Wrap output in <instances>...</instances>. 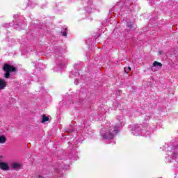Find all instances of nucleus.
Listing matches in <instances>:
<instances>
[{
	"mask_svg": "<svg viewBox=\"0 0 178 178\" xmlns=\"http://www.w3.org/2000/svg\"><path fill=\"white\" fill-rule=\"evenodd\" d=\"M119 124L113 127L111 123L107 122L106 127L101 129L100 136L104 140H113L115 136L119 133Z\"/></svg>",
	"mask_w": 178,
	"mask_h": 178,
	"instance_id": "f257e3e1",
	"label": "nucleus"
},
{
	"mask_svg": "<svg viewBox=\"0 0 178 178\" xmlns=\"http://www.w3.org/2000/svg\"><path fill=\"white\" fill-rule=\"evenodd\" d=\"M56 58H57L56 65L59 69H65L66 65V58L63 57L60 51L56 52Z\"/></svg>",
	"mask_w": 178,
	"mask_h": 178,
	"instance_id": "f03ea898",
	"label": "nucleus"
},
{
	"mask_svg": "<svg viewBox=\"0 0 178 178\" xmlns=\"http://www.w3.org/2000/svg\"><path fill=\"white\" fill-rule=\"evenodd\" d=\"M3 70L6 72V73L4 74V77H6V79H9L10 77V73L12 72H16V67L9 64H4L3 67Z\"/></svg>",
	"mask_w": 178,
	"mask_h": 178,
	"instance_id": "7ed1b4c3",
	"label": "nucleus"
},
{
	"mask_svg": "<svg viewBox=\"0 0 178 178\" xmlns=\"http://www.w3.org/2000/svg\"><path fill=\"white\" fill-rule=\"evenodd\" d=\"M144 126L142 129V134L145 137H148V136H151V133H152V129L148 126L147 124H144Z\"/></svg>",
	"mask_w": 178,
	"mask_h": 178,
	"instance_id": "20e7f679",
	"label": "nucleus"
},
{
	"mask_svg": "<svg viewBox=\"0 0 178 178\" xmlns=\"http://www.w3.org/2000/svg\"><path fill=\"white\" fill-rule=\"evenodd\" d=\"M142 132L143 130H141V128L140 127L139 124H134L132 127V134L133 136H138L140 134V132Z\"/></svg>",
	"mask_w": 178,
	"mask_h": 178,
	"instance_id": "39448f33",
	"label": "nucleus"
},
{
	"mask_svg": "<svg viewBox=\"0 0 178 178\" xmlns=\"http://www.w3.org/2000/svg\"><path fill=\"white\" fill-rule=\"evenodd\" d=\"M0 169L2 170H9V165L3 162V156H0Z\"/></svg>",
	"mask_w": 178,
	"mask_h": 178,
	"instance_id": "423d86ee",
	"label": "nucleus"
},
{
	"mask_svg": "<svg viewBox=\"0 0 178 178\" xmlns=\"http://www.w3.org/2000/svg\"><path fill=\"white\" fill-rule=\"evenodd\" d=\"M154 67H156V69H161V67H162V63H161L158 61H154L152 66V72H155V70H154Z\"/></svg>",
	"mask_w": 178,
	"mask_h": 178,
	"instance_id": "0eeeda50",
	"label": "nucleus"
},
{
	"mask_svg": "<svg viewBox=\"0 0 178 178\" xmlns=\"http://www.w3.org/2000/svg\"><path fill=\"white\" fill-rule=\"evenodd\" d=\"M7 83L4 79H0V90H3L6 87Z\"/></svg>",
	"mask_w": 178,
	"mask_h": 178,
	"instance_id": "6e6552de",
	"label": "nucleus"
},
{
	"mask_svg": "<svg viewBox=\"0 0 178 178\" xmlns=\"http://www.w3.org/2000/svg\"><path fill=\"white\" fill-rule=\"evenodd\" d=\"M20 164L17 163H13L12 164V168L13 169H19L20 168Z\"/></svg>",
	"mask_w": 178,
	"mask_h": 178,
	"instance_id": "1a4fd4ad",
	"label": "nucleus"
},
{
	"mask_svg": "<svg viewBox=\"0 0 178 178\" xmlns=\"http://www.w3.org/2000/svg\"><path fill=\"white\" fill-rule=\"evenodd\" d=\"M6 143V138L3 136H0V144H5Z\"/></svg>",
	"mask_w": 178,
	"mask_h": 178,
	"instance_id": "9d476101",
	"label": "nucleus"
},
{
	"mask_svg": "<svg viewBox=\"0 0 178 178\" xmlns=\"http://www.w3.org/2000/svg\"><path fill=\"white\" fill-rule=\"evenodd\" d=\"M49 120V117H47L45 115L42 116V123H45V122H48Z\"/></svg>",
	"mask_w": 178,
	"mask_h": 178,
	"instance_id": "9b49d317",
	"label": "nucleus"
},
{
	"mask_svg": "<svg viewBox=\"0 0 178 178\" xmlns=\"http://www.w3.org/2000/svg\"><path fill=\"white\" fill-rule=\"evenodd\" d=\"M127 27H128V29H134V25L131 22H127Z\"/></svg>",
	"mask_w": 178,
	"mask_h": 178,
	"instance_id": "f8f14e48",
	"label": "nucleus"
},
{
	"mask_svg": "<svg viewBox=\"0 0 178 178\" xmlns=\"http://www.w3.org/2000/svg\"><path fill=\"white\" fill-rule=\"evenodd\" d=\"M117 119L120 122V123H123V116L119 115L117 117Z\"/></svg>",
	"mask_w": 178,
	"mask_h": 178,
	"instance_id": "ddd939ff",
	"label": "nucleus"
},
{
	"mask_svg": "<svg viewBox=\"0 0 178 178\" xmlns=\"http://www.w3.org/2000/svg\"><path fill=\"white\" fill-rule=\"evenodd\" d=\"M121 1L126 5V6H128V5H130V0H121Z\"/></svg>",
	"mask_w": 178,
	"mask_h": 178,
	"instance_id": "4468645a",
	"label": "nucleus"
},
{
	"mask_svg": "<svg viewBox=\"0 0 178 178\" xmlns=\"http://www.w3.org/2000/svg\"><path fill=\"white\" fill-rule=\"evenodd\" d=\"M131 70V68H130V67H124L125 73H129Z\"/></svg>",
	"mask_w": 178,
	"mask_h": 178,
	"instance_id": "2eb2a0df",
	"label": "nucleus"
},
{
	"mask_svg": "<svg viewBox=\"0 0 178 178\" xmlns=\"http://www.w3.org/2000/svg\"><path fill=\"white\" fill-rule=\"evenodd\" d=\"M61 33H62V35H63V37H67V33H66V31H63Z\"/></svg>",
	"mask_w": 178,
	"mask_h": 178,
	"instance_id": "dca6fc26",
	"label": "nucleus"
},
{
	"mask_svg": "<svg viewBox=\"0 0 178 178\" xmlns=\"http://www.w3.org/2000/svg\"><path fill=\"white\" fill-rule=\"evenodd\" d=\"M114 105H115V106H117V108H119V105H120L118 102H115L114 104Z\"/></svg>",
	"mask_w": 178,
	"mask_h": 178,
	"instance_id": "f3484780",
	"label": "nucleus"
},
{
	"mask_svg": "<svg viewBox=\"0 0 178 178\" xmlns=\"http://www.w3.org/2000/svg\"><path fill=\"white\" fill-rule=\"evenodd\" d=\"M74 83L77 86V84H79V81L75 80Z\"/></svg>",
	"mask_w": 178,
	"mask_h": 178,
	"instance_id": "a211bd4d",
	"label": "nucleus"
},
{
	"mask_svg": "<svg viewBox=\"0 0 178 178\" xmlns=\"http://www.w3.org/2000/svg\"><path fill=\"white\" fill-rule=\"evenodd\" d=\"M72 131H73V130H72V131H69V133H72Z\"/></svg>",
	"mask_w": 178,
	"mask_h": 178,
	"instance_id": "6ab92c4d",
	"label": "nucleus"
},
{
	"mask_svg": "<svg viewBox=\"0 0 178 178\" xmlns=\"http://www.w3.org/2000/svg\"><path fill=\"white\" fill-rule=\"evenodd\" d=\"M15 17H16V15L14 16V18H15Z\"/></svg>",
	"mask_w": 178,
	"mask_h": 178,
	"instance_id": "aec40b11",
	"label": "nucleus"
},
{
	"mask_svg": "<svg viewBox=\"0 0 178 178\" xmlns=\"http://www.w3.org/2000/svg\"><path fill=\"white\" fill-rule=\"evenodd\" d=\"M159 54L161 55V51H159Z\"/></svg>",
	"mask_w": 178,
	"mask_h": 178,
	"instance_id": "412c9836",
	"label": "nucleus"
}]
</instances>
